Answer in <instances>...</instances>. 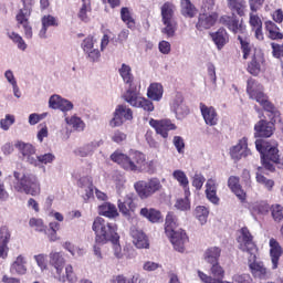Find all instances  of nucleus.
Segmentation results:
<instances>
[{"label": "nucleus", "instance_id": "obj_20", "mask_svg": "<svg viewBox=\"0 0 283 283\" xmlns=\"http://www.w3.org/2000/svg\"><path fill=\"white\" fill-rule=\"evenodd\" d=\"M219 21L221 25H226V28L230 29L234 34H244V32H247V27L243 25L237 17L222 15Z\"/></svg>", "mask_w": 283, "mask_h": 283}, {"label": "nucleus", "instance_id": "obj_25", "mask_svg": "<svg viewBox=\"0 0 283 283\" xmlns=\"http://www.w3.org/2000/svg\"><path fill=\"white\" fill-rule=\"evenodd\" d=\"M216 21H218V13H202L199 14V20L196 24L197 30H209V28H213L216 25Z\"/></svg>", "mask_w": 283, "mask_h": 283}, {"label": "nucleus", "instance_id": "obj_29", "mask_svg": "<svg viewBox=\"0 0 283 283\" xmlns=\"http://www.w3.org/2000/svg\"><path fill=\"white\" fill-rule=\"evenodd\" d=\"M103 145V140H93L77 149V156L81 158H87V156H93L94 151Z\"/></svg>", "mask_w": 283, "mask_h": 283}, {"label": "nucleus", "instance_id": "obj_13", "mask_svg": "<svg viewBox=\"0 0 283 283\" xmlns=\"http://www.w3.org/2000/svg\"><path fill=\"white\" fill-rule=\"evenodd\" d=\"M15 149L20 151V154L23 157V160L28 163L29 165H32L34 167V164H36V147L30 143H23V142H17L14 144Z\"/></svg>", "mask_w": 283, "mask_h": 283}, {"label": "nucleus", "instance_id": "obj_18", "mask_svg": "<svg viewBox=\"0 0 283 283\" xmlns=\"http://www.w3.org/2000/svg\"><path fill=\"white\" fill-rule=\"evenodd\" d=\"M149 125L156 130L157 134H159V136H161V138H167L169 136L168 132L177 129L176 124L171 123L169 119H150Z\"/></svg>", "mask_w": 283, "mask_h": 283}, {"label": "nucleus", "instance_id": "obj_39", "mask_svg": "<svg viewBox=\"0 0 283 283\" xmlns=\"http://www.w3.org/2000/svg\"><path fill=\"white\" fill-rule=\"evenodd\" d=\"M10 271L18 275H25V273H28V268H25V258H23V255H19L11 264Z\"/></svg>", "mask_w": 283, "mask_h": 283}, {"label": "nucleus", "instance_id": "obj_51", "mask_svg": "<svg viewBox=\"0 0 283 283\" xmlns=\"http://www.w3.org/2000/svg\"><path fill=\"white\" fill-rule=\"evenodd\" d=\"M205 260L208 262V264H218V260H220V250L218 249H209L205 253Z\"/></svg>", "mask_w": 283, "mask_h": 283}, {"label": "nucleus", "instance_id": "obj_55", "mask_svg": "<svg viewBox=\"0 0 283 283\" xmlns=\"http://www.w3.org/2000/svg\"><path fill=\"white\" fill-rule=\"evenodd\" d=\"M29 227L34 229V231H39L40 233L45 232V223H43V219L31 218L29 220Z\"/></svg>", "mask_w": 283, "mask_h": 283}, {"label": "nucleus", "instance_id": "obj_52", "mask_svg": "<svg viewBox=\"0 0 283 283\" xmlns=\"http://www.w3.org/2000/svg\"><path fill=\"white\" fill-rule=\"evenodd\" d=\"M272 218L274 222H280L283 220V207L282 205L275 203L270 207Z\"/></svg>", "mask_w": 283, "mask_h": 283}, {"label": "nucleus", "instance_id": "obj_42", "mask_svg": "<svg viewBox=\"0 0 283 283\" xmlns=\"http://www.w3.org/2000/svg\"><path fill=\"white\" fill-rule=\"evenodd\" d=\"M193 217L203 227V224H207V220L209 219V208L205 206H197L193 210Z\"/></svg>", "mask_w": 283, "mask_h": 283}, {"label": "nucleus", "instance_id": "obj_58", "mask_svg": "<svg viewBox=\"0 0 283 283\" xmlns=\"http://www.w3.org/2000/svg\"><path fill=\"white\" fill-rule=\"evenodd\" d=\"M282 249H271L270 255L272 260V269H277V264L280 263V258H282Z\"/></svg>", "mask_w": 283, "mask_h": 283}, {"label": "nucleus", "instance_id": "obj_3", "mask_svg": "<svg viewBox=\"0 0 283 283\" xmlns=\"http://www.w3.org/2000/svg\"><path fill=\"white\" fill-rule=\"evenodd\" d=\"M92 229L95 232L97 244H107V242H112L115 249L120 247V237L116 233V227L105 221V219L97 217L93 222Z\"/></svg>", "mask_w": 283, "mask_h": 283}, {"label": "nucleus", "instance_id": "obj_10", "mask_svg": "<svg viewBox=\"0 0 283 283\" xmlns=\"http://www.w3.org/2000/svg\"><path fill=\"white\" fill-rule=\"evenodd\" d=\"M127 120H134V112L127 105H117L109 122L111 127H122Z\"/></svg>", "mask_w": 283, "mask_h": 283}, {"label": "nucleus", "instance_id": "obj_38", "mask_svg": "<svg viewBox=\"0 0 283 283\" xmlns=\"http://www.w3.org/2000/svg\"><path fill=\"white\" fill-rule=\"evenodd\" d=\"M78 187L85 191L84 200H90L94 196V185L90 177H82L78 180Z\"/></svg>", "mask_w": 283, "mask_h": 283}, {"label": "nucleus", "instance_id": "obj_12", "mask_svg": "<svg viewBox=\"0 0 283 283\" xmlns=\"http://www.w3.org/2000/svg\"><path fill=\"white\" fill-rule=\"evenodd\" d=\"M95 44L96 40L93 36H87L82 42V50L91 63H98L101 61V51L97 46H94Z\"/></svg>", "mask_w": 283, "mask_h": 283}, {"label": "nucleus", "instance_id": "obj_5", "mask_svg": "<svg viewBox=\"0 0 283 283\" xmlns=\"http://www.w3.org/2000/svg\"><path fill=\"white\" fill-rule=\"evenodd\" d=\"M238 40L241 43V50L243 52V59H251L248 64V72L252 76H258L262 72V65H264V54L260 49H255L242 36H238Z\"/></svg>", "mask_w": 283, "mask_h": 283}, {"label": "nucleus", "instance_id": "obj_44", "mask_svg": "<svg viewBox=\"0 0 283 283\" xmlns=\"http://www.w3.org/2000/svg\"><path fill=\"white\" fill-rule=\"evenodd\" d=\"M165 28L161 29L163 34H166L167 39L176 36V31L178 30V23L176 20L163 21Z\"/></svg>", "mask_w": 283, "mask_h": 283}, {"label": "nucleus", "instance_id": "obj_57", "mask_svg": "<svg viewBox=\"0 0 283 283\" xmlns=\"http://www.w3.org/2000/svg\"><path fill=\"white\" fill-rule=\"evenodd\" d=\"M175 207L179 211H189L191 209V201L189 200V196L185 195L184 199H178L175 203Z\"/></svg>", "mask_w": 283, "mask_h": 283}, {"label": "nucleus", "instance_id": "obj_48", "mask_svg": "<svg viewBox=\"0 0 283 283\" xmlns=\"http://www.w3.org/2000/svg\"><path fill=\"white\" fill-rule=\"evenodd\" d=\"M120 17H122V21L126 23L129 30H134L136 28V22L134 21V18H132V12H129V8L127 7L122 8Z\"/></svg>", "mask_w": 283, "mask_h": 283}, {"label": "nucleus", "instance_id": "obj_62", "mask_svg": "<svg viewBox=\"0 0 283 283\" xmlns=\"http://www.w3.org/2000/svg\"><path fill=\"white\" fill-rule=\"evenodd\" d=\"M172 145H175L178 154H185V139L180 136H175L172 139Z\"/></svg>", "mask_w": 283, "mask_h": 283}, {"label": "nucleus", "instance_id": "obj_34", "mask_svg": "<svg viewBox=\"0 0 283 283\" xmlns=\"http://www.w3.org/2000/svg\"><path fill=\"white\" fill-rule=\"evenodd\" d=\"M164 93L163 84L151 83L147 90V97L150 98V101H156L158 103L163 101Z\"/></svg>", "mask_w": 283, "mask_h": 283}, {"label": "nucleus", "instance_id": "obj_7", "mask_svg": "<svg viewBox=\"0 0 283 283\" xmlns=\"http://www.w3.org/2000/svg\"><path fill=\"white\" fill-rule=\"evenodd\" d=\"M50 264L55 269V273L57 275L59 282H69L76 283L78 282V277L76 273H74V268L72 264L65 266V259L61 253L54 252L50 254ZM65 269V275L63 274V270Z\"/></svg>", "mask_w": 283, "mask_h": 283}, {"label": "nucleus", "instance_id": "obj_46", "mask_svg": "<svg viewBox=\"0 0 283 283\" xmlns=\"http://www.w3.org/2000/svg\"><path fill=\"white\" fill-rule=\"evenodd\" d=\"M181 14L184 17H188V19H193L196 14H198V10L191 3L190 0H182L181 1Z\"/></svg>", "mask_w": 283, "mask_h": 283}, {"label": "nucleus", "instance_id": "obj_2", "mask_svg": "<svg viewBox=\"0 0 283 283\" xmlns=\"http://www.w3.org/2000/svg\"><path fill=\"white\" fill-rule=\"evenodd\" d=\"M12 187L18 193H27V196H39L41 193L39 177L30 172L14 171Z\"/></svg>", "mask_w": 283, "mask_h": 283}, {"label": "nucleus", "instance_id": "obj_24", "mask_svg": "<svg viewBox=\"0 0 283 283\" xmlns=\"http://www.w3.org/2000/svg\"><path fill=\"white\" fill-rule=\"evenodd\" d=\"M199 109L206 125H209L210 127L218 125V112H216L213 106H207L206 104L200 103Z\"/></svg>", "mask_w": 283, "mask_h": 283}, {"label": "nucleus", "instance_id": "obj_15", "mask_svg": "<svg viewBox=\"0 0 283 283\" xmlns=\"http://www.w3.org/2000/svg\"><path fill=\"white\" fill-rule=\"evenodd\" d=\"M32 12L29 9L19 10L15 15V21L19 28H22L25 39H32V25L30 24V17Z\"/></svg>", "mask_w": 283, "mask_h": 283}, {"label": "nucleus", "instance_id": "obj_19", "mask_svg": "<svg viewBox=\"0 0 283 283\" xmlns=\"http://www.w3.org/2000/svg\"><path fill=\"white\" fill-rule=\"evenodd\" d=\"M117 206L120 213H123L126 218H129V216L136 211V203H134V198L132 195H122L118 197Z\"/></svg>", "mask_w": 283, "mask_h": 283}, {"label": "nucleus", "instance_id": "obj_22", "mask_svg": "<svg viewBox=\"0 0 283 283\" xmlns=\"http://www.w3.org/2000/svg\"><path fill=\"white\" fill-rule=\"evenodd\" d=\"M250 253L249 258V269L254 277H259L260 280L266 277V268L264 263L258 262L255 254L251 253V250H247Z\"/></svg>", "mask_w": 283, "mask_h": 283}, {"label": "nucleus", "instance_id": "obj_63", "mask_svg": "<svg viewBox=\"0 0 283 283\" xmlns=\"http://www.w3.org/2000/svg\"><path fill=\"white\" fill-rule=\"evenodd\" d=\"M113 143L120 145V143H125L127 140V134L122 130H115L112 136Z\"/></svg>", "mask_w": 283, "mask_h": 283}, {"label": "nucleus", "instance_id": "obj_28", "mask_svg": "<svg viewBox=\"0 0 283 283\" xmlns=\"http://www.w3.org/2000/svg\"><path fill=\"white\" fill-rule=\"evenodd\" d=\"M98 214L114 220V218H118V209L112 202H104L98 206Z\"/></svg>", "mask_w": 283, "mask_h": 283}, {"label": "nucleus", "instance_id": "obj_60", "mask_svg": "<svg viewBox=\"0 0 283 283\" xmlns=\"http://www.w3.org/2000/svg\"><path fill=\"white\" fill-rule=\"evenodd\" d=\"M253 279L250 274H234L230 283H252Z\"/></svg>", "mask_w": 283, "mask_h": 283}, {"label": "nucleus", "instance_id": "obj_26", "mask_svg": "<svg viewBox=\"0 0 283 283\" xmlns=\"http://www.w3.org/2000/svg\"><path fill=\"white\" fill-rule=\"evenodd\" d=\"M206 196L212 205H218V202H220V198H218V182H216V179H208L206 184Z\"/></svg>", "mask_w": 283, "mask_h": 283}, {"label": "nucleus", "instance_id": "obj_14", "mask_svg": "<svg viewBox=\"0 0 283 283\" xmlns=\"http://www.w3.org/2000/svg\"><path fill=\"white\" fill-rule=\"evenodd\" d=\"M32 12L29 9L19 10L15 15V21L19 28H22L25 39H32V25L30 24V17Z\"/></svg>", "mask_w": 283, "mask_h": 283}, {"label": "nucleus", "instance_id": "obj_49", "mask_svg": "<svg viewBox=\"0 0 283 283\" xmlns=\"http://www.w3.org/2000/svg\"><path fill=\"white\" fill-rule=\"evenodd\" d=\"M255 180L259 185H262V187H264V189H266L268 191H273V187H275V181L273 179H269L260 172H256Z\"/></svg>", "mask_w": 283, "mask_h": 283}, {"label": "nucleus", "instance_id": "obj_33", "mask_svg": "<svg viewBox=\"0 0 283 283\" xmlns=\"http://www.w3.org/2000/svg\"><path fill=\"white\" fill-rule=\"evenodd\" d=\"M56 160V156L52 153H46L43 155H38L35 158V164H33V167H38V169H42V171L45 174L46 169L44 165H52Z\"/></svg>", "mask_w": 283, "mask_h": 283}, {"label": "nucleus", "instance_id": "obj_36", "mask_svg": "<svg viewBox=\"0 0 283 283\" xmlns=\"http://www.w3.org/2000/svg\"><path fill=\"white\" fill-rule=\"evenodd\" d=\"M172 178L177 180L179 187H182L185 196H191V191L189 190V178L187 177V174H185V171L175 170L172 172Z\"/></svg>", "mask_w": 283, "mask_h": 283}, {"label": "nucleus", "instance_id": "obj_6", "mask_svg": "<svg viewBox=\"0 0 283 283\" xmlns=\"http://www.w3.org/2000/svg\"><path fill=\"white\" fill-rule=\"evenodd\" d=\"M255 147L261 155V163L268 171H275L274 163L280 158V150L277 149V142H266L258 139Z\"/></svg>", "mask_w": 283, "mask_h": 283}, {"label": "nucleus", "instance_id": "obj_30", "mask_svg": "<svg viewBox=\"0 0 283 283\" xmlns=\"http://www.w3.org/2000/svg\"><path fill=\"white\" fill-rule=\"evenodd\" d=\"M251 214L255 216H266L271 210V206L266 201H254L249 206Z\"/></svg>", "mask_w": 283, "mask_h": 283}, {"label": "nucleus", "instance_id": "obj_23", "mask_svg": "<svg viewBox=\"0 0 283 283\" xmlns=\"http://www.w3.org/2000/svg\"><path fill=\"white\" fill-rule=\"evenodd\" d=\"M237 242L241 249H253L255 247L253 234H251V231L247 227L238 231Z\"/></svg>", "mask_w": 283, "mask_h": 283}, {"label": "nucleus", "instance_id": "obj_47", "mask_svg": "<svg viewBox=\"0 0 283 283\" xmlns=\"http://www.w3.org/2000/svg\"><path fill=\"white\" fill-rule=\"evenodd\" d=\"M82 7L78 12L81 21L87 23L90 21V14H92V4L87 0H82Z\"/></svg>", "mask_w": 283, "mask_h": 283}, {"label": "nucleus", "instance_id": "obj_64", "mask_svg": "<svg viewBox=\"0 0 283 283\" xmlns=\"http://www.w3.org/2000/svg\"><path fill=\"white\" fill-rule=\"evenodd\" d=\"M63 99V97H61V95H52L49 98V107L51 109H59V107L61 106V101Z\"/></svg>", "mask_w": 283, "mask_h": 283}, {"label": "nucleus", "instance_id": "obj_21", "mask_svg": "<svg viewBox=\"0 0 283 283\" xmlns=\"http://www.w3.org/2000/svg\"><path fill=\"white\" fill-rule=\"evenodd\" d=\"M50 28H59V18L52 14L41 17V29L38 33L39 39H48V30Z\"/></svg>", "mask_w": 283, "mask_h": 283}, {"label": "nucleus", "instance_id": "obj_50", "mask_svg": "<svg viewBox=\"0 0 283 283\" xmlns=\"http://www.w3.org/2000/svg\"><path fill=\"white\" fill-rule=\"evenodd\" d=\"M217 8L218 7L216 6V0H202L200 12L207 13V14H217L216 12Z\"/></svg>", "mask_w": 283, "mask_h": 283}, {"label": "nucleus", "instance_id": "obj_4", "mask_svg": "<svg viewBox=\"0 0 283 283\" xmlns=\"http://www.w3.org/2000/svg\"><path fill=\"white\" fill-rule=\"evenodd\" d=\"M111 160L120 165L126 171H138V169H142L145 163H147L145 154L135 149H130L128 154L117 150L111 155Z\"/></svg>", "mask_w": 283, "mask_h": 283}, {"label": "nucleus", "instance_id": "obj_43", "mask_svg": "<svg viewBox=\"0 0 283 283\" xmlns=\"http://www.w3.org/2000/svg\"><path fill=\"white\" fill-rule=\"evenodd\" d=\"M65 123L70 127H73L75 132H85V122H83V119L76 115L65 117Z\"/></svg>", "mask_w": 283, "mask_h": 283}, {"label": "nucleus", "instance_id": "obj_17", "mask_svg": "<svg viewBox=\"0 0 283 283\" xmlns=\"http://www.w3.org/2000/svg\"><path fill=\"white\" fill-rule=\"evenodd\" d=\"M250 155L251 150L249 149L247 137H243L237 145L230 148V156L232 160H242V158H247V156Z\"/></svg>", "mask_w": 283, "mask_h": 283}, {"label": "nucleus", "instance_id": "obj_61", "mask_svg": "<svg viewBox=\"0 0 283 283\" xmlns=\"http://www.w3.org/2000/svg\"><path fill=\"white\" fill-rule=\"evenodd\" d=\"M254 12L256 11H252L250 13V20H249L252 30L256 28H262V19H260V15L255 14Z\"/></svg>", "mask_w": 283, "mask_h": 283}, {"label": "nucleus", "instance_id": "obj_31", "mask_svg": "<svg viewBox=\"0 0 283 283\" xmlns=\"http://www.w3.org/2000/svg\"><path fill=\"white\" fill-rule=\"evenodd\" d=\"M169 238L174 247H182L186 242L189 241L187 233L182 229L175 230L171 234H166Z\"/></svg>", "mask_w": 283, "mask_h": 283}, {"label": "nucleus", "instance_id": "obj_9", "mask_svg": "<svg viewBox=\"0 0 283 283\" xmlns=\"http://www.w3.org/2000/svg\"><path fill=\"white\" fill-rule=\"evenodd\" d=\"M123 98L132 107L142 108L144 112H154V103L140 96L138 90L133 91V93L124 94Z\"/></svg>", "mask_w": 283, "mask_h": 283}, {"label": "nucleus", "instance_id": "obj_37", "mask_svg": "<svg viewBox=\"0 0 283 283\" xmlns=\"http://www.w3.org/2000/svg\"><path fill=\"white\" fill-rule=\"evenodd\" d=\"M178 218L174 214V212H168L166 216L165 222V233L166 235H171L174 231H178Z\"/></svg>", "mask_w": 283, "mask_h": 283}, {"label": "nucleus", "instance_id": "obj_8", "mask_svg": "<svg viewBox=\"0 0 283 283\" xmlns=\"http://www.w3.org/2000/svg\"><path fill=\"white\" fill-rule=\"evenodd\" d=\"M134 188L135 191H137V196H139L140 200H147V198H151L154 193H158V191L163 190V184H160V179L154 177L147 181H137L134 185Z\"/></svg>", "mask_w": 283, "mask_h": 283}, {"label": "nucleus", "instance_id": "obj_1", "mask_svg": "<svg viewBox=\"0 0 283 283\" xmlns=\"http://www.w3.org/2000/svg\"><path fill=\"white\" fill-rule=\"evenodd\" d=\"M247 94L249 98L255 101L268 113L271 122L260 120L254 126L255 136L261 138H271L274 132V123L280 120V111L269 101V96L264 94V86L254 78L247 82Z\"/></svg>", "mask_w": 283, "mask_h": 283}, {"label": "nucleus", "instance_id": "obj_56", "mask_svg": "<svg viewBox=\"0 0 283 283\" xmlns=\"http://www.w3.org/2000/svg\"><path fill=\"white\" fill-rule=\"evenodd\" d=\"M13 123H15L14 115L7 114L4 118L0 119V129L8 132Z\"/></svg>", "mask_w": 283, "mask_h": 283}, {"label": "nucleus", "instance_id": "obj_16", "mask_svg": "<svg viewBox=\"0 0 283 283\" xmlns=\"http://www.w3.org/2000/svg\"><path fill=\"white\" fill-rule=\"evenodd\" d=\"M118 73L123 78L125 85H128L124 94H132L136 92V90H138V86H136V82L134 81V73H132V66L123 63L118 70Z\"/></svg>", "mask_w": 283, "mask_h": 283}, {"label": "nucleus", "instance_id": "obj_45", "mask_svg": "<svg viewBox=\"0 0 283 283\" xmlns=\"http://www.w3.org/2000/svg\"><path fill=\"white\" fill-rule=\"evenodd\" d=\"M174 12H176V7L171 2H165L161 6V19L163 21H175Z\"/></svg>", "mask_w": 283, "mask_h": 283}, {"label": "nucleus", "instance_id": "obj_11", "mask_svg": "<svg viewBox=\"0 0 283 283\" xmlns=\"http://www.w3.org/2000/svg\"><path fill=\"white\" fill-rule=\"evenodd\" d=\"M170 111L175 113L177 120H184L189 116V106L185 104L182 94L177 93L170 102Z\"/></svg>", "mask_w": 283, "mask_h": 283}, {"label": "nucleus", "instance_id": "obj_35", "mask_svg": "<svg viewBox=\"0 0 283 283\" xmlns=\"http://www.w3.org/2000/svg\"><path fill=\"white\" fill-rule=\"evenodd\" d=\"M211 39L218 50H222V48H224V44L229 43V34L224 29H219L214 33H211Z\"/></svg>", "mask_w": 283, "mask_h": 283}, {"label": "nucleus", "instance_id": "obj_27", "mask_svg": "<svg viewBox=\"0 0 283 283\" xmlns=\"http://www.w3.org/2000/svg\"><path fill=\"white\" fill-rule=\"evenodd\" d=\"M139 214L142 218H145L148 220V222H151L153 224H156L157 222H160L163 220V213L159 212L156 208H142L139 211Z\"/></svg>", "mask_w": 283, "mask_h": 283}, {"label": "nucleus", "instance_id": "obj_41", "mask_svg": "<svg viewBox=\"0 0 283 283\" xmlns=\"http://www.w3.org/2000/svg\"><path fill=\"white\" fill-rule=\"evenodd\" d=\"M7 36L17 45L18 50H21V52H25L28 50V43H25V40H23V36H21L19 33L8 31Z\"/></svg>", "mask_w": 283, "mask_h": 283}, {"label": "nucleus", "instance_id": "obj_53", "mask_svg": "<svg viewBox=\"0 0 283 283\" xmlns=\"http://www.w3.org/2000/svg\"><path fill=\"white\" fill-rule=\"evenodd\" d=\"M10 242V230L7 227L0 228V249H8Z\"/></svg>", "mask_w": 283, "mask_h": 283}, {"label": "nucleus", "instance_id": "obj_40", "mask_svg": "<svg viewBox=\"0 0 283 283\" xmlns=\"http://www.w3.org/2000/svg\"><path fill=\"white\" fill-rule=\"evenodd\" d=\"M265 30L269 32L268 36L269 39H272V41H277L283 39L282 32H280V28L275 22L273 21H266L265 22Z\"/></svg>", "mask_w": 283, "mask_h": 283}, {"label": "nucleus", "instance_id": "obj_32", "mask_svg": "<svg viewBox=\"0 0 283 283\" xmlns=\"http://www.w3.org/2000/svg\"><path fill=\"white\" fill-rule=\"evenodd\" d=\"M229 10L232 14H238L239 17H244L247 12V1L245 0H227Z\"/></svg>", "mask_w": 283, "mask_h": 283}, {"label": "nucleus", "instance_id": "obj_59", "mask_svg": "<svg viewBox=\"0 0 283 283\" xmlns=\"http://www.w3.org/2000/svg\"><path fill=\"white\" fill-rule=\"evenodd\" d=\"M207 179L205 178V176L200 172H196L195 176L192 177V187H195L197 189V191H200V189H202L205 181Z\"/></svg>", "mask_w": 283, "mask_h": 283}, {"label": "nucleus", "instance_id": "obj_54", "mask_svg": "<svg viewBox=\"0 0 283 283\" xmlns=\"http://www.w3.org/2000/svg\"><path fill=\"white\" fill-rule=\"evenodd\" d=\"M133 243L135 244L136 249H149V241L143 233H139L137 237H135Z\"/></svg>", "mask_w": 283, "mask_h": 283}]
</instances>
